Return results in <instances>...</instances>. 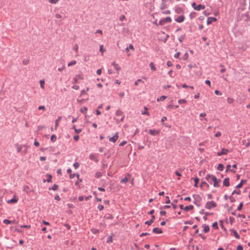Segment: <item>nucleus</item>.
Segmentation results:
<instances>
[{"mask_svg":"<svg viewBox=\"0 0 250 250\" xmlns=\"http://www.w3.org/2000/svg\"><path fill=\"white\" fill-rule=\"evenodd\" d=\"M100 51L101 52L102 55H103V53L105 51V49L104 48L103 45H101L100 46Z\"/></svg>","mask_w":250,"mask_h":250,"instance_id":"nucleus-46","label":"nucleus"},{"mask_svg":"<svg viewBox=\"0 0 250 250\" xmlns=\"http://www.w3.org/2000/svg\"><path fill=\"white\" fill-rule=\"evenodd\" d=\"M196 16V13L195 12H192L190 13L189 17L190 20H192L195 18Z\"/></svg>","mask_w":250,"mask_h":250,"instance_id":"nucleus-33","label":"nucleus"},{"mask_svg":"<svg viewBox=\"0 0 250 250\" xmlns=\"http://www.w3.org/2000/svg\"><path fill=\"white\" fill-rule=\"evenodd\" d=\"M89 158L93 161H94L96 162H97L98 161V159L96 158L95 155L94 154L91 153L89 155Z\"/></svg>","mask_w":250,"mask_h":250,"instance_id":"nucleus-20","label":"nucleus"},{"mask_svg":"<svg viewBox=\"0 0 250 250\" xmlns=\"http://www.w3.org/2000/svg\"><path fill=\"white\" fill-rule=\"evenodd\" d=\"M87 110V108L86 106H83L82 107L80 111L82 113H84Z\"/></svg>","mask_w":250,"mask_h":250,"instance_id":"nucleus-44","label":"nucleus"},{"mask_svg":"<svg viewBox=\"0 0 250 250\" xmlns=\"http://www.w3.org/2000/svg\"><path fill=\"white\" fill-rule=\"evenodd\" d=\"M76 63V61L75 60L71 61L70 62H68V66L75 65Z\"/></svg>","mask_w":250,"mask_h":250,"instance_id":"nucleus-50","label":"nucleus"},{"mask_svg":"<svg viewBox=\"0 0 250 250\" xmlns=\"http://www.w3.org/2000/svg\"><path fill=\"white\" fill-rule=\"evenodd\" d=\"M118 138V133H116L113 137L109 138V141L114 143L117 141Z\"/></svg>","mask_w":250,"mask_h":250,"instance_id":"nucleus-9","label":"nucleus"},{"mask_svg":"<svg viewBox=\"0 0 250 250\" xmlns=\"http://www.w3.org/2000/svg\"><path fill=\"white\" fill-rule=\"evenodd\" d=\"M186 34H184L183 35H182L179 38H178V41L180 42H183V41L185 40V39L186 38Z\"/></svg>","mask_w":250,"mask_h":250,"instance_id":"nucleus-32","label":"nucleus"},{"mask_svg":"<svg viewBox=\"0 0 250 250\" xmlns=\"http://www.w3.org/2000/svg\"><path fill=\"white\" fill-rule=\"evenodd\" d=\"M192 197L194 199L193 202L194 204L198 207H200L201 205L200 203L202 200L201 196L198 194H193Z\"/></svg>","mask_w":250,"mask_h":250,"instance_id":"nucleus-1","label":"nucleus"},{"mask_svg":"<svg viewBox=\"0 0 250 250\" xmlns=\"http://www.w3.org/2000/svg\"><path fill=\"white\" fill-rule=\"evenodd\" d=\"M174 11L177 14H181L182 12H183L182 8L181 7H178L177 6L175 7Z\"/></svg>","mask_w":250,"mask_h":250,"instance_id":"nucleus-23","label":"nucleus"},{"mask_svg":"<svg viewBox=\"0 0 250 250\" xmlns=\"http://www.w3.org/2000/svg\"><path fill=\"white\" fill-rule=\"evenodd\" d=\"M172 21L171 18L170 17H167L165 18L161 19L159 21L158 24L160 25H163L166 23H170Z\"/></svg>","mask_w":250,"mask_h":250,"instance_id":"nucleus-3","label":"nucleus"},{"mask_svg":"<svg viewBox=\"0 0 250 250\" xmlns=\"http://www.w3.org/2000/svg\"><path fill=\"white\" fill-rule=\"evenodd\" d=\"M230 231L233 234V235H234L235 237L237 239H239L240 238V235L237 233V232L236 231V230H235L234 229H230Z\"/></svg>","mask_w":250,"mask_h":250,"instance_id":"nucleus-13","label":"nucleus"},{"mask_svg":"<svg viewBox=\"0 0 250 250\" xmlns=\"http://www.w3.org/2000/svg\"><path fill=\"white\" fill-rule=\"evenodd\" d=\"M204 185H206L208 188L209 187V185L206 181H202L200 185V187L202 188Z\"/></svg>","mask_w":250,"mask_h":250,"instance_id":"nucleus-40","label":"nucleus"},{"mask_svg":"<svg viewBox=\"0 0 250 250\" xmlns=\"http://www.w3.org/2000/svg\"><path fill=\"white\" fill-rule=\"evenodd\" d=\"M154 219H155V216L154 215H151V219L149 220L146 221L145 222V224L146 225H148V226H150L154 222Z\"/></svg>","mask_w":250,"mask_h":250,"instance_id":"nucleus-14","label":"nucleus"},{"mask_svg":"<svg viewBox=\"0 0 250 250\" xmlns=\"http://www.w3.org/2000/svg\"><path fill=\"white\" fill-rule=\"evenodd\" d=\"M50 140L52 142H55L57 140V136L55 134H53L51 136Z\"/></svg>","mask_w":250,"mask_h":250,"instance_id":"nucleus-41","label":"nucleus"},{"mask_svg":"<svg viewBox=\"0 0 250 250\" xmlns=\"http://www.w3.org/2000/svg\"><path fill=\"white\" fill-rule=\"evenodd\" d=\"M179 107V105H173V104H168L167 105V109H173V108H178Z\"/></svg>","mask_w":250,"mask_h":250,"instance_id":"nucleus-29","label":"nucleus"},{"mask_svg":"<svg viewBox=\"0 0 250 250\" xmlns=\"http://www.w3.org/2000/svg\"><path fill=\"white\" fill-rule=\"evenodd\" d=\"M188 54L187 53V52H186L184 55H183V57H182V59L183 60H188Z\"/></svg>","mask_w":250,"mask_h":250,"instance_id":"nucleus-47","label":"nucleus"},{"mask_svg":"<svg viewBox=\"0 0 250 250\" xmlns=\"http://www.w3.org/2000/svg\"><path fill=\"white\" fill-rule=\"evenodd\" d=\"M217 170L219 171H223L224 169V166L222 164H219L217 167Z\"/></svg>","mask_w":250,"mask_h":250,"instance_id":"nucleus-37","label":"nucleus"},{"mask_svg":"<svg viewBox=\"0 0 250 250\" xmlns=\"http://www.w3.org/2000/svg\"><path fill=\"white\" fill-rule=\"evenodd\" d=\"M167 7V2L166 1H162V3L160 5V9L161 10L165 9Z\"/></svg>","mask_w":250,"mask_h":250,"instance_id":"nucleus-24","label":"nucleus"},{"mask_svg":"<svg viewBox=\"0 0 250 250\" xmlns=\"http://www.w3.org/2000/svg\"><path fill=\"white\" fill-rule=\"evenodd\" d=\"M40 85H41V87L42 89H44V80H41L40 81Z\"/></svg>","mask_w":250,"mask_h":250,"instance_id":"nucleus-51","label":"nucleus"},{"mask_svg":"<svg viewBox=\"0 0 250 250\" xmlns=\"http://www.w3.org/2000/svg\"><path fill=\"white\" fill-rule=\"evenodd\" d=\"M83 77L81 74H77L75 76V77L73 79L72 83H78V81L79 80H83Z\"/></svg>","mask_w":250,"mask_h":250,"instance_id":"nucleus-5","label":"nucleus"},{"mask_svg":"<svg viewBox=\"0 0 250 250\" xmlns=\"http://www.w3.org/2000/svg\"><path fill=\"white\" fill-rule=\"evenodd\" d=\"M46 177H47V179H43L42 182L43 183L48 182V183H51L52 182V176L50 174H46Z\"/></svg>","mask_w":250,"mask_h":250,"instance_id":"nucleus-10","label":"nucleus"},{"mask_svg":"<svg viewBox=\"0 0 250 250\" xmlns=\"http://www.w3.org/2000/svg\"><path fill=\"white\" fill-rule=\"evenodd\" d=\"M178 202V200H174L171 203V206L174 209H175L177 208V206L176 205V203H177Z\"/></svg>","mask_w":250,"mask_h":250,"instance_id":"nucleus-30","label":"nucleus"},{"mask_svg":"<svg viewBox=\"0 0 250 250\" xmlns=\"http://www.w3.org/2000/svg\"><path fill=\"white\" fill-rule=\"evenodd\" d=\"M21 228H26V229H30L31 225H23L21 226Z\"/></svg>","mask_w":250,"mask_h":250,"instance_id":"nucleus-60","label":"nucleus"},{"mask_svg":"<svg viewBox=\"0 0 250 250\" xmlns=\"http://www.w3.org/2000/svg\"><path fill=\"white\" fill-rule=\"evenodd\" d=\"M145 110L142 113L143 115H149V112L147 111V108L146 107H145Z\"/></svg>","mask_w":250,"mask_h":250,"instance_id":"nucleus-55","label":"nucleus"},{"mask_svg":"<svg viewBox=\"0 0 250 250\" xmlns=\"http://www.w3.org/2000/svg\"><path fill=\"white\" fill-rule=\"evenodd\" d=\"M23 191L26 192L27 194L31 192L30 187L28 185H25L23 186Z\"/></svg>","mask_w":250,"mask_h":250,"instance_id":"nucleus-22","label":"nucleus"},{"mask_svg":"<svg viewBox=\"0 0 250 250\" xmlns=\"http://www.w3.org/2000/svg\"><path fill=\"white\" fill-rule=\"evenodd\" d=\"M113 241V238H112V235H109L108 236L107 240H106V243H109L112 242Z\"/></svg>","mask_w":250,"mask_h":250,"instance_id":"nucleus-42","label":"nucleus"},{"mask_svg":"<svg viewBox=\"0 0 250 250\" xmlns=\"http://www.w3.org/2000/svg\"><path fill=\"white\" fill-rule=\"evenodd\" d=\"M211 181L213 182V187L215 188L219 187V184L218 183L221 181V180L219 179H217L215 176H212Z\"/></svg>","mask_w":250,"mask_h":250,"instance_id":"nucleus-4","label":"nucleus"},{"mask_svg":"<svg viewBox=\"0 0 250 250\" xmlns=\"http://www.w3.org/2000/svg\"><path fill=\"white\" fill-rule=\"evenodd\" d=\"M246 180H241L240 183H239L236 187H235V188H241L242 187V185L244 183H246Z\"/></svg>","mask_w":250,"mask_h":250,"instance_id":"nucleus-25","label":"nucleus"},{"mask_svg":"<svg viewBox=\"0 0 250 250\" xmlns=\"http://www.w3.org/2000/svg\"><path fill=\"white\" fill-rule=\"evenodd\" d=\"M192 179H193V178H192ZM193 179H194V187L197 188L198 187V183L199 181V179L198 177H195V178H193Z\"/></svg>","mask_w":250,"mask_h":250,"instance_id":"nucleus-31","label":"nucleus"},{"mask_svg":"<svg viewBox=\"0 0 250 250\" xmlns=\"http://www.w3.org/2000/svg\"><path fill=\"white\" fill-rule=\"evenodd\" d=\"M84 95H87V93L85 92V89L82 90L81 91L80 96H83Z\"/></svg>","mask_w":250,"mask_h":250,"instance_id":"nucleus-62","label":"nucleus"},{"mask_svg":"<svg viewBox=\"0 0 250 250\" xmlns=\"http://www.w3.org/2000/svg\"><path fill=\"white\" fill-rule=\"evenodd\" d=\"M91 231L92 232V233H93L94 234H98L100 232V230L98 229H95V228L91 229Z\"/></svg>","mask_w":250,"mask_h":250,"instance_id":"nucleus-34","label":"nucleus"},{"mask_svg":"<svg viewBox=\"0 0 250 250\" xmlns=\"http://www.w3.org/2000/svg\"><path fill=\"white\" fill-rule=\"evenodd\" d=\"M229 152V150L228 149L225 148H223L221 149V151L220 152H218L217 153V156H220L223 155L227 154Z\"/></svg>","mask_w":250,"mask_h":250,"instance_id":"nucleus-6","label":"nucleus"},{"mask_svg":"<svg viewBox=\"0 0 250 250\" xmlns=\"http://www.w3.org/2000/svg\"><path fill=\"white\" fill-rule=\"evenodd\" d=\"M128 181V178L126 177L121 180V183H126Z\"/></svg>","mask_w":250,"mask_h":250,"instance_id":"nucleus-57","label":"nucleus"},{"mask_svg":"<svg viewBox=\"0 0 250 250\" xmlns=\"http://www.w3.org/2000/svg\"><path fill=\"white\" fill-rule=\"evenodd\" d=\"M160 131L156 129H149V133L152 136H157L159 134Z\"/></svg>","mask_w":250,"mask_h":250,"instance_id":"nucleus-8","label":"nucleus"},{"mask_svg":"<svg viewBox=\"0 0 250 250\" xmlns=\"http://www.w3.org/2000/svg\"><path fill=\"white\" fill-rule=\"evenodd\" d=\"M167 98V96H161L159 98H158L157 99V102H160V101H164L166 98Z\"/></svg>","mask_w":250,"mask_h":250,"instance_id":"nucleus-35","label":"nucleus"},{"mask_svg":"<svg viewBox=\"0 0 250 250\" xmlns=\"http://www.w3.org/2000/svg\"><path fill=\"white\" fill-rule=\"evenodd\" d=\"M75 176H76L77 178H79V174L78 173H73V174L70 173V174L69 175V177L70 179H73Z\"/></svg>","mask_w":250,"mask_h":250,"instance_id":"nucleus-38","label":"nucleus"},{"mask_svg":"<svg viewBox=\"0 0 250 250\" xmlns=\"http://www.w3.org/2000/svg\"><path fill=\"white\" fill-rule=\"evenodd\" d=\"M102 176V174L101 172H97L95 174V177L96 178H99Z\"/></svg>","mask_w":250,"mask_h":250,"instance_id":"nucleus-48","label":"nucleus"},{"mask_svg":"<svg viewBox=\"0 0 250 250\" xmlns=\"http://www.w3.org/2000/svg\"><path fill=\"white\" fill-rule=\"evenodd\" d=\"M16 146H17V151L18 153H19V152L21 151L22 147L23 146L24 147H26V146L25 145H19L18 144H16Z\"/></svg>","mask_w":250,"mask_h":250,"instance_id":"nucleus-18","label":"nucleus"},{"mask_svg":"<svg viewBox=\"0 0 250 250\" xmlns=\"http://www.w3.org/2000/svg\"><path fill=\"white\" fill-rule=\"evenodd\" d=\"M217 206V204L213 201H208L205 205V208L208 209H210L213 208Z\"/></svg>","mask_w":250,"mask_h":250,"instance_id":"nucleus-2","label":"nucleus"},{"mask_svg":"<svg viewBox=\"0 0 250 250\" xmlns=\"http://www.w3.org/2000/svg\"><path fill=\"white\" fill-rule=\"evenodd\" d=\"M243 206V202H240L238 207H237V210H239V211L241 210L242 209Z\"/></svg>","mask_w":250,"mask_h":250,"instance_id":"nucleus-52","label":"nucleus"},{"mask_svg":"<svg viewBox=\"0 0 250 250\" xmlns=\"http://www.w3.org/2000/svg\"><path fill=\"white\" fill-rule=\"evenodd\" d=\"M234 193H236L237 195H240L241 194V191L240 190H234L232 191L231 194L233 195Z\"/></svg>","mask_w":250,"mask_h":250,"instance_id":"nucleus-58","label":"nucleus"},{"mask_svg":"<svg viewBox=\"0 0 250 250\" xmlns=\"http://www.w3.org/2000/svg\"><path fill=\"white\" fill-rule=\"evenodd\" d=\"M205 7H205V5L199 4L197 5V6H196L195 10H197V11H200L201 10L204 9L205 8Z\"/></svg>","mask_w":250,"mask_h":250,"instance_id":"nucleus-21","label":"nucleus"},{"mask_svg":"<svg viewBox=\"0 0 250 250\" xmlns=\"http://www.w3.org/2000/svg\"><path fill=\"white\" fill-rule=\"evenodd\" d=\"M152 232L156 234H161L163 233L162 230L158 228H154L152 229Z\"/></svg>","mask_w":250,"mask_h":250,"instance_id":"nucleus-16","label":"nucleus"},{"mask_svg":"<svg viewBox=\"0 0 250 250\" xmlns=\"http://www.w3.org/2000/svg\"><path fill=\"white\" fill-rule=\"evenodd\" d=\"M212 176H214L212 174H207L205 178L206 179L208 182H209V179L211 178V179H212Z\"/></svg>","mask_w":250,"mask_h":250,"instance_id":"nucleus-45","label":"nucleus"},{"mask_svg":"<svg viewBox=\"0 0 250 250\" xmlns=\"http://www.w3.org/2000/svg\"><path fill=\"white\" fill-rule=\"evenodd\" d=\"M229 199L231 202H234L235 201V199L232 196V194L229 197Z\"/></svg>","mask_w":250,"mask_h":250,"instance_id":"nucleus-64","label":"nucleus"},{"mask_svg":"<svg viewBox=\"0 0 250 250\" xmlns=\"http://www.w3.org/2000/svg\"><path fill=\"white\" fill-rule=\"evenodd\" d=\"M12 222H13V221H10L7 219H5L3 220V223L6 225L10 224L12 223Z\"/></svg>","mask_w":250,"mask_h":250,"instance_id":"nucleus-43","label":"nucleus"},{"mask_svg":"<svg viewBox=\"0 0 250 250\" xmlns=\"http://www.w3.org/2000/svg\"><path fill=\"white\" fill-rule=\"evenodd\" d=\"M194 207L192 205H190L189 206H186L184 208V210L187 212L192 209Z\"/></svg>","mask_w":250,"mask_h":250,"instance_id":"nucleus-26","label":"nucleus"},{"mask_svg":"<svg viewBox=\"0 0 250 250\" xmlns=\"http://www.w3.org/2000/svg\"><path fill=\"white\" fill-rule=\"evenodd\" d=\"M203 228V232L205 233H207L209 231V227L208 225L206 224H203L202 226Z\"/></svg>","mask_w":250,"mask_h":250,"instance_id":"nucleus-17","label":"nucleus"},{"mask_svg":"<svg viewBox=\"0 0 250 250\" xmlns=\"http://www.w3.org/2000/svg\"><path fill=\"white\" fill-rule=\"evenodd\" d=\"M78 48H79V46H78V45L77 44H76L74 46V48H73V49L77 53L78 51Z\"/></svg>","mask_w":250,"mask_h":250,"instance_id":"nucleus-63","label":"nucleus"},{"mask_svg":"<svg viewBox=\"0 0 250 250\" xmlns=\"http://www.w3.org/2000/svg\"><path fill=\"white\" fill-rule=\"evenodd\" d=\"M139 82L143 83H144V82L143 81H142L140 79H139L136 81L135 82L134 85H136V86H137L138 85V83H139Z\"/></svg>","mask_w":250,"mask_h":250,"instance_id":"nucleus-49","label":"nucleus"},{"mask_svg":"<svg viewBox=\"0 0 250 250\" xmlns=\"http://www.w3.org/2000/svg\"><path fill=\"white\" fill-rule=\"evenodd\" d=\"M212 227L214 228V229H218V223L217 222H214L212 225Z\"/></svg>","mask_w":250,"mask_h":250,"instance_id":"nucleus-54","label":"nucleus"},{"mask_svg":"<svg viewBox=\"0 0 250 250\" xmlns=\"http://www.w3.org/2000/svg\"><path fill=\"white\" fill-rule=\"evenodd\" d=\"M217 18L215 17H208L207 19V24L209 25L212 22L217 21Z\"/></svg>","mask_w":250,"mask_h":250,"instance_id":"nucleus-11","label":"nucleus"},{"mask_svg":"<svg viewBox=\"0 0 250 250\" xmlns=\"http://www.w3.org/2000/svg\"><path fill=\"white\" fill-rule=\"evenodd\" d=\"M111 64L112 66H113L114 68L117 72H118L121 69V67L119 66L118 64L116 63L115 62H112Z\"/></svg>","mask_w":250,"mask_h":250,"instance_id":"nucleus-19","label":"nucleus"},{"mask_svg":"<svg viewBox=\"0 0 250 250\" xmlns=\"http://www.w3.org/2000/svg\"><path fill=\"white\" fill-rule=\"evenodd\" d=\"M223 186L228 187L230 185L229 179V177H227L223 180Z\"/></svg>","mask_w":250,"mask_h":250,"instance_id":"nucleus-15","label":"nucleus"},{"mask_svg":"<svg viewBox=\"0 0 250 250\" xmlns=\"http://www.w3.org/2000/svg\"><path fill=\"white\" fill-rule=\"evenodd\" d=\"M123 115V112L120 109H118L116 112V115L117 116H121Z\"/></svg>","mask_w":250,"mask_h":250,"instance_id":"nucleus-39","label":"nucleus"},{"mask_svg":"<svg viewBox=\"0 0 250 250\" xmlns=\"http://www.w3.org/2000/svg\"><path fill=\"white\" fill-rule=\"evenodd\" d=\"M230 167H231V166L230 165H228L227 166L226 172H228V171H230V172H231L232 173H235L236 171L234 169H230Z\"/></svg>","mask_w":250,"mask_h":250,"instance_id":"nucleus-27","label":"nucleus"},{"mask_svg":"<svg viewBox=\"0 0 250 250\" xmlns=\"http://www.w3.org/2000/svg\"><path fill=\"white\" fill-rule=\"evenodd\" d=\"M149 66L151 68V69L152 70V71H156V67L155 66V65L153 63V62H151L149 64Z\"/></svg>","mask_w":250,"mask_h":250,"instance_id":"nucleus-36","label":"nucleus"},{"mask_svg":"<svg viewBox=\"0 0 250 250\" xmlns=\"http://www.w3.org/2000/svg\"><path fill=\"white\" fill-rule=\"evenodd\" d=\"M59 188V186L57 184H54V185L52 187L49 188L48 189L49 190H57Z\"/></svg>","mask_w":250,"mask_h":250,"instance_id":"nucleus-28","label":"nucleus"},{"mask_svg":"<svg viewBox=\"0 0 250 250\" xmlns=\"http://www.w3.org/2000/svg\"><path fill=\"white\" fill-rule=\"evenodd\" d=\"M18 198H17L16 197V196L15 195H14L13 196V198L8 200L7 201V203L8 204L16 203L18 202Z\"/></svg>","mask_w":250,"mask_h":250,"instance_id":"nucleus-12","label":"nucleus"},{"mask_svg":"<svg viewBox=\"0 0 250 250\" xmlns=\"http://www.w3.org/2000/svg\"><path fill=\"white\" fill-rule=\"evenodd\" d=\"M61 119V117H59L58 119L56 120L55 121V126L57 127L59 125V122L60 120Z\"/></svg>","mask_w":250,"mask_h":250,"instance_id":"nucleus-61","label":"nucleus"},{"mask_svg":"<svg viewBox=\"0 0 250 250\" xmlns=\"http://www.w3.org/2000/svg\"><path fill=\"white\" fill-rule=\"evenodd\" d=\"M80 166V164L78 162H75L73 164V167L75 169H77Z\"/></svg>","mask_w":250,"mask_h":250,"instance_id":"nucleus-56","label":"nucleus"},{"mask_svg":"<svg viewBox=\"0 0 250 250\" xmlns=\"http://www.w3.org/2000/svg\"><path fill=\"white\" fill-rule=\"evenodd\" d=\"M227 102L229 104H232L233 102V101H234L233 99L232 98H230V97H228L227 98Z\"/></svg>","mask_w":250,"mask_h":250,"instance_id":"nucleus-59","label":"nucleus"},{"mask_svg":"<svg viewBox=\"0 0 250 250\" xmlns=\"http://www.w3.org/2000/svg\"><path fill=\"white\" fill-rule=\"evenodd\" d=\"M185 16L182 15L175 19V21L178 23H181L185 20Z\"/></svg>","mask_w":250,"mask_h":250,"instance_id":"nucleus-7","label":"nucleus"},{"mask_svg":"<svg viewBox=\"0 0 250 250\" xmlns=\"http://www.w3.org/2000/svg\"><path fill=\"white\" fill-rule=\"evenodd\" d=\"M179 104H182L187 103V101L185 99H179L178 101Z\"/></svg>","mask_w":250,"mask_h":250,"instance_id":"nucleus-53","label":"nucleus"}]
</instances>
